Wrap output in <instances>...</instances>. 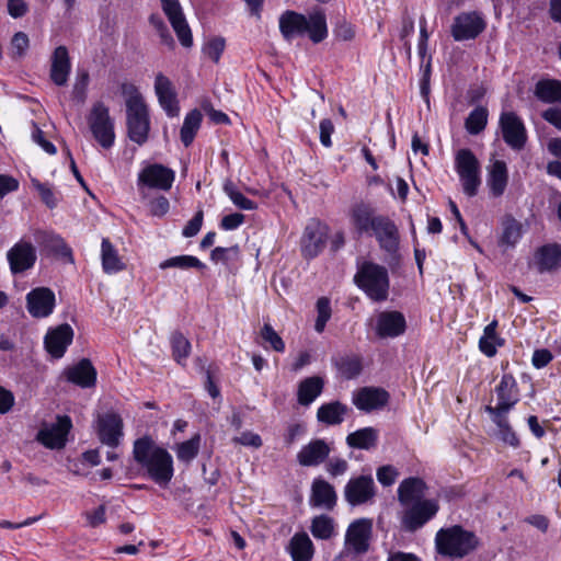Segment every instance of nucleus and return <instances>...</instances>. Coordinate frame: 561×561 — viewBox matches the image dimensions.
Masks as SVG:
<instances>
[{"instance_id": "1", "label": "nucleus", "mask_w": 561, "mask_h": 561, "mask_svg": "<svg viewBox=\"0 0 561 561\" xmlns=\"http://www.w3.org/2000/svg\"><path fill=\"white\" fill-rule=\"evenodd\" d=\"M133 457L158 485L168 486L174 474L171 454L148 435L134 442Z\"/></svg>"}, {"instance_id": "2", "label": "nucleus", "mask_w": 561, "mask_h": 561, "mask_svg": "<svg viewBox=\"0 0 561 561\" xmlns=\"http://www.w3.org/2000/svg\"><path fill=\"white\" fill-rule=\"evenodd\" d=\"M279 31L287 42L308 34L313 43H320L328 36L325 14L314 11L306 16L287 10L279 16Z\"/></svg>"}, {"instance_id": "3", "label": "nucleus", "mask_w": 561, "mask_h": 561, "mask_svg": "<svg viewBox=\"0 0 561 561\" xmlns=\"http://www.w3.org/2000/svg\"><path fill=\"white\" fill-rule=\"evenodd\" d=\"M126 99L127 130L131 141L144 145L148 139L150 122L148 108L134 85H123Z\"/></svg>"}, {"instance_id": "4", "label": "nucleus", "mask_w": 561, "mask_h": 561, "mask_svg": "<svg viewBox=\"0 0 561 561\" xmlns=\"http://www.w3.org/2000/svg\"><path fill=\"white\" fill-rule=\"evenodd\" d=\"M477 536L461 526L442 528L435 537L436 549L439 554L450 559H461L478 547Z\"/></svg>"}, {"instance_id": "5", "label": "nucleus", "mask_w": 561, "mask_h": 561, "mask_svg": "<svg viewBox=\"0 0 561 561\" xmlns=\"http://www.w3.org/2000/svg\"><path fill=\"white\" fill-rule=\"evenodd\" d=\"M355 284L374 301L388 298L389 276L386 267L373 262H364L354 276Z\"/></svg>"}, {"instance_id": "6", "label": "nucleus", "mask_w": 561, "mask_h": 561, "mask_svg": "<svg viewBox=\"0 0 561 561\" xmlns=\"http://www.w3.org/2000/svg\"><path fill=\"white\" fill-rule=\"evenodd\" d=\"M87 123L95 141L104 149H110L115 142L114 119L110 115V108L102 101L92 104Z\"/></svg>"}, {"instance_id": "7", "label": "nucleus", "mask_w": 561, "mask_h": 561, "mask_svg": "<svg viewBox=\"0 0 561 561\" xmlns=\"http://www.w3.org/2000/svg\"><path fill=\"white\" fill-rule=\"evenodd\" d=\"M455 168L459 175L463 193L469 197L477 195L481 184L480 163L470 149H460L456 153Z\"/></svg>"}, {"instance_id": "8", "label": "nucleus", "mask_w": 561, "mask_h": 561, "mask_svg": "<svg viewBox=\"0 0 561 561\" xmlns=\"http://www.w3.org/2000/svg\"><path fill=\"white\" fill-rule=\"evenodd\" d=\"M403 507L400 518L401 526L405 531L414 533L437 514L439 504L434 499H426Z\"/></svg>"}, {"instance_id": "9", "label": "nucleus", "mask_w": 561, "mask_h": 561, "mask_svg": "<svg viewBox=\"0 0 561 561\" xmlns=\"http://www.w3.org/2000/svg\"><path fill=\"white\" fill-rule=\"evenodd\" d=\"M344 499L355 507L373 503L377 495V486L371 474L352 477L344 486Z\"/></svg>"}, {"instance_id": "10", "label": "nucleus", "mask_w": 561, "mask_h": 561, "mask_svg": "<svg viewBox=\"0 0 561 561\" xmlns=\"http://www.w3.org/2000/svg\"><path fill=\"white\" fill-rule=\"evenodd\" d=\"M328 239V227L317 219H311L305 227L301 237V254L305 259L311 260L318 256L325 247Z\"/></svg>"}, {"instance_id": "11", "label": "nucleus", "mask_w": 561, "mask_h": 561, "mask_svg": "<svg viewBox=\"0 0 561 561\" xmlns=\"http://www.w3.org/2000/svg\"><path fill=\"white\" fill-rule=\"evenodd\" d=\"M497 405H486L485 412L490 415L507 414L518 402V388L515 378L511 374H504L500 383L495 387Z\"/></svg>"}, {"instance_id": "12", "label": "nucleus", "mask_w": 561, "mask_h": 561, "mask_svg": "<svg viewBox=\"0 0 561 561\" xmlns=\"http://www.w3.org/2000/svg\"><path fill=\"white\" fill-rule=\"evenodd\" d=\"M163 13L167 15L172 28L174 30L179 42L183 47L193 45L192 31L183 13L179 0H160Z\"/></svg>"}, {"instance_id": "13", "label": "nucleus", "mask_w": 561, "mask_h": 561, "mask_svg": "<svg viewBox=\"0 0 561 561\" xmlns=\"http://www.w3.org/2000/svg\"><path fill=\"white\" fill-rule=\"evenodd\" d=\"M175 179L172 169L160 164L152 163L145 167L138 174V186H146L160 191H169Z\"/></svg>"}, {"instance_id": "14", "label": "nucleus", "mask_w": 561, "mask_h": 561, "mask_svg": "<svg viewBox=\"0 0 561 561\" xmlns=\"http://www.w3.org/2000/svg\"><path fill=\"white\" fill-rule=\"evenodd\" d=\"M72 427V422L68 415H58L56 423L42 427L36 439L49 449H61L67 442V435Z\"/></svg>"}, {"instance_id": "15", "label": "nucleus", "mask_w": 561, "mask_h": 561, "mask_svg": "<svg viewBox=\"0 0 561 561\" xmlns=\"http://www.w3.org/2000/svg\"><path fill=\"white\" fill-rule=\"evenodd\" d=\"M373 531V522L369 518H359L351 523L345 534V548L357 554H363L369 549V540Z\"/></svg>"}, {"instance_id": "16", "label": "nucleus", "mask_w": 561, "mask_h": 561, "mask_svg": "<svg viewBox=\"0 0 561 561\" xmlns=\"http://www.w3.org/2000/svg\"><path fill=\"white\" fill-rule=\"evenodd\" d=\"M485 28V21L478 12H462L454 19L451 35L455 41L474 39Z\"/></svg>"}, {"instance_id": "17", "label": "nucleus", "mask_w": 561, "mask_h": 561, "mask_svg": "<svg viewBox=\"0 0 561 561\" xmlns=\"http://www.w3.org/2000/svg\"><path fill=\"white\" fill-rule=\"evenodd\" d=\"M502 136L507 146L520 150L527 141L526 128L522 119L514 112H503L500 116Z\"/></svg>"}, {"instance_id": "18", "label": "nucleus", "mask_w": 561, "mask_h": 561, "mask_svg": "<svg viewBox=\"0 0 561 561\" xmlns=\"http://www.w3.org/2000/svg\"><path fill=\"white\" fill-rule=\"evenodd\" d=\"M7 260L9 262L12 274H21L31 270L37 260L35 247L24 239L16 242L8 252Z\"/></svg>"}, {"instance_id": "19", "label": "nucleus", "mask_w": 561, "mask_h": 561, "mask_svg": "<svg viewBox=\"0 0 561 561\" xmlns=\"http://www.w3.org/2000/svg\"><path fill=\"white\" fill-rule=\"evenodd\" d=\"M528 266L535 268L539 274L561 268V244L547 243L537 248Z\"/></svg>"}, {"instance_id": "20", "label": "nucleus", "mask_w": 561, "mask_h": 561, "mask_svg": "<svg viewBox=\"0 0 561 561\" xmlns=\"http://www.w3.org/2000/svg\"><path fill=\"white\" fill-rule=\"evenodd\" d=\"M56 297L48 287H36L26 295V309L33 318H47L54 311Z\"/></svg>"}, {"instance_id": "21", "label": "nucleus", "mask_w": 561, "mask_h": 561, "mask_svg": "<svg viewBox=\"0 0 561 561\" xmlns=\"http://www.w3.org/2000/svg\"><path fill=\"white\" fill-rule=\"evenodd\" d=\"M123 420L117 413L108 412L98 417V436L102 444L116 448L122 440Z\"/></svg>"}, {"instance_id": "22", "label": "nucleus", "mask_w": 561, "mask_h": 561, "mask_svg": "<svg viewBox=\"0 0 561 561\" xmlns=\"http://www.w3.org/2000/svg\"><path fill=\"white\" fill-rule=\"evenodd\" d=\"M389 401V393L378 387H363L353 392L352 402L360 411L369 413L382 409Z\"/></svg>"}, {"instance_id": "23", "label": "nucleus", "mask_w": 561, "mask_h": 561, "mask_svg": "<svg viewBox=\"0 0 561 561\" xmlns=\"http://www.w3.org/2000/svg\"><path fill=\"white\" fill-rule=\"evenodd\" d=\"M370 232L376 237L381 249L389 253L397 251L399 245V232L396 224L387 216H378L375 227Z\"/></svg>"}, {"instance_id": "24", "label": "nucleus", "mask_w": 561, "mask_h": 561, "mask_svg": "<svg viewBox=\"0 0 561 561\" xmlns=\"http://www.w3.org/2000/svg\"><path fill=\"white\" fill-rule=\"evenodd\" d=\"M73 339V330L67 324H60L56 329L47 332L45 336V348L55 358L64 356L67 347Z\"/></svg>"}, {"instance_id": "25", "label": "nucleus", "mask_w": 561, "mask_h": 561, "mask_svg": "<svg viewBox=\"0 0 561 561\" xmlns=\"http://www.w3.org/2000/svg\"><path fill=\"white\" fill-rule=\"evenodd\" d=\"M330 453L331 447L324 439H312L299 450L297 461L304 467H317L329 458Z\"/></svg>"}, {"instance_id": "26", "label": "nucleus", "mask_w": 561, "mask_h": 561, "mask_svg": "<svg viewBox=\"0 0 561 561\" xmlns=\"http://www.w3.org/2000/svg\"><path fill=\"white\" fill-rule=\"evenodd\" d=\"M337 495L332 484L322 478H316L311 484L309 504L312 507L332 511L336 505Z\"/></svg>"}, {"instance_id": "27", "label": "nucleus", "mask_w": 561, "mask_h": 561, "mask_svg": "<svg viewBox=\"0 0 561 561\" xmlns=\"http://www.w3.org/2000/svg\"><path fill=\"white\" fill-rule=\"evenodd\" d=\"M71 71V62L66 46L60 45L55 48L50 58V80L58 87H64L68 82Z\"/></svg>"}, {"instance_id": "28", "label": "nucleus", "mask_w": 561, "mask_h": 561, "mask_svg": "<svg viewBox=\"0 0 561 561\" xmlns=\"http://www.w3.org/2000/svg\"><path fill=\"white\" fill-rule=\"evenodd\" d=\"M407 322L399 311H382L377 319L376 331L380 337H397L404 333Z\"/></svg>"}, {"instance_id": "29", "label": "nucleus", "mask_w": 561, "mask_h": 561, "mask_svg": "<svg viewBox=\"0 0 561 561\" xmlns=\"http://www.w3.org/2000/svg\"><path fill=\"white\" fill-rule=\"evenodd\" d=\"M65 375L68 381L81 388H90L96 381V370L87 358H82L75 366L67 368Z\"/></svg>"}, {"instance_id": "30", "label": "nucleus", "mask_w": 561, "mask_h": 561, "mask_svg": "<svg viewBox=\"0 0 561 561\" xmlns=\"http://www.w3.org/2000/svg\"><path fill=\"white\" fill-rule=\"evenodd\" d=\"M425 490L426 483L421 478H407L399 484L398 501L402 506L423 501Z\"/></svg>"}, {"instance_id": "31", "label": "nucleus", "mask_w": 561, "mask_h": 561, "mask_svg": "<svg viewBox=\"0 0 561 561\" xmlns=\"http://www.w3.org/2000/svg\"><path fill=\"white\" fill-rule=\"evenodd\" d=\"M34 239L43 250L67 257L72 262V251L60 236L45 230H36Z\"/></svg>"}, {"instance_id": "32", "label": "nucleus", "mask_w": 561, "mask_h": 561, "mask_svg": "<svg viewBox=\"0 0 561 561\" xmlns=\"http://www.w3.org/2000/svg\"><path fill=\"white\" fill-rule=\"evenodd\" d=\"M378 216L375 209L365 203L356 204L351 209V222L359 234L370 233Z\"/></svg>"}, {"instance_id": "33", "label": "nucleus", "mask_w": 561, "mask_h": 561, "mask_svg": "<svg viewBox=\"0 0 561 561\" xmlns=\"http://www.w3.org/2000/svg\"><path fill=\"white\" fill-rule=\"evenodd\" d=\"M287 550L293 561H311L314 556V546L308 534L296 533L289 540Z\"/></svg>"}, {"instance_id": "34", "label": "nucleus", "mask_w": 561, "mask_h": 561, "mask_svg": "<svg viewBox=\"0 0 561 561\" xmlns=\"http://www.w3.org/2000/svg\"><path fill=\"white\" fill-rule=\"evenodd\" d=\"M508 182V173L506 163L502 160L493 162L489 175L488 186L493 197H500L504 194Z\"/></svg>"}, {"instance_id": "35", "label": "nucleus", "mask_w": 561, "mask_h": 561, "mask_svg": "<svg viewBox=\"0 0 561 561\" xmlns=\"http://www.w3.org/2000/svg\"><path fill=\"white\" fill-rule=\"evenodd\" d=\"M497 325V320L490 322L484 328L483 334L479 340V350L488 357H494L496 355L497 347H502L505 343V340L496 332Z\"/></svg>"}, {"instance_id": "36", "label": "nucleus", "mask_w": 561, "mask_h": 561, "mask_svg": "<svg viewBox=\"0 0 561 561\" xmlns=\"http://www.w3.org/2000/svg\"><path fill=\"white\" fill-rule=\"evenodd\" d=\"M324 380L319 376L308 377L300 381L297 391V400L301 405L311 404L322 392Z\"/></svg>"}, {"instance_id": "37", "label": "nucleus", "mask_w": 561, "mask_h": 561, "mask_svg": "<svg viewBox=\"0 0 561 561\" xmlns=\"http://www.w3.org/2000/svg\"><path fill=\"white\" fill-rule=\"evenodd\" d=\"M378 438V430L368 426L350 433L346 436V444L351 448L369 450L377 446Z\"/></svg>"}, {"instance_id": "38", "label": "nucleus", "mask_w": 561, "mask_h": 561, "mask_svg": "<svg viewBox=\"0 0 561 561\" xmlns=\"http://www.w3.org/2000/svg\"><path fill=\"white\" fill-rule=\"evenodd\" d=\"M101 261L102 268L106 274H115L126 267L117 250L107 238H103L101 243Z\"/></svg>"}, {"instance_id": "39", "label": "nucleus", "mask_w": 561, "mask_h": 561, "mask_svg": "<svg viewBox=\"0 0 561 561\" xmlns=\"http://www.w3.org/2000/svg\"><path fill=\"white\" fill-rule=\"evenodd\" d=\"M347 412V405L340 401H332L319 407L317 411V419L319 422L327 425H339L344 421Z\"/></svg>"}, {"instance_id": "40", "label": "nucleus", "mask_w": 561, "mask_h": 561, "mask_svg": "<svg viewBox=\"0 0 561 561\" xmlns=\"http://www.w3.org/2000/svg\"><path fill=\"white\" fill-rule=\"evenodd\" d=\"M535 95L545 103L561 102V81L556 79L539 80L535 87Z\"/></svg>"}, {"instance_id": "41", "label": "nucleus", "mask_w": 561, "mask_h": 561, "mask_svg": "<svg viewBox=\"0 0 561 561\" xmlns=\"http://www.w3.org/2000/svg\"><path fill=\"white\" fill-rule=\"evenodd\" d=\"M203 115L199 110L194 108L186 114L183 125L180 130V138L185 147L192 145L196 133L198 131L202 124Z\"/></svg>"}, {"instance_id": "42", "label": "nucleus", "mask_w": 561, "mask_h": 561, "mask_svg": "<svg viewBox=\"0 0 561 561\" xmlns=\"http://www.w3.org/2000/svg\"><path fill=\"white\" fill-rule=\"evenodd\" d=\"M491 419L497 427V438L513 448H518L520 446V440L510 425L507 414L491 415Z\"/></svg>"}, {"instance_id": "43", "label": "nucleus", "mask_w": 561, "mask_h": 561, "mask_svg": "<svg viewBox=\"0 0 561 561\" xmlns=\"http://www.w3.org/2000/svg\"><path fill=\"white\" fill-rule=\"evenodd\" d=\"M310 531L316 539L329 540L335 534V522L325 514L314 516L311 519Z\"/></svg>"}, {"instance_id": "44", "label": "nucleus", "mask_w": 561, "mask_h": 561, "mask_svg": "<svg viewBox=\"0 0 561 561\" xmlns=\"http://www.w3.org/2000/svg\"><path fill=\"white\" fill-rule=\"evenodd\" d=\"M339 373L346 379L356 378L363 370V362L358 355H343L334 359Z\"/></svg>"}, {"instance_id": "45", "label": "nucleus", "mask_w": 561, "mask_h": 561, "mask_svg": "<svg viewBox=\"0 0 561 561\" xmlns=\"http://www.w3.org/2000/svg\"><path fill=\"white\" fill-rule=\"evenodd\" d=\"M205 267H206V265L199 259H197L196 256H193V255L172 256L170 259L162 261L159 264V268H161V270H167V268L204 270Z\"/></svg>"}, {"instance_id": "46", "label": "nucleus", "mask_w": 561, "mask_h": 561, "mask_svg": "<svg viewBox=\"0 0 561 561\" xmlns=\"http://www.w3.org/2000/svg\"><path fill=\"white\" fill-rule=\"evenodd\" d=\"M170 344L174 360L184 366L186 358L191 354L192 346L190 341L181 332L176 331L171 334Z\"/></svg>"}, {"instance_id": "47", "label": "nucleus", "mask_w": 561, "mask_h": 561, "mask_svg": "<svg viewBox=\"0 0 561 561\" xmlns=\"http://www.w3.org/2000/svg\"><path fill=\"white\" fill-rule=\"evenodd\" d=\"M488 110L484 106L473 108L465 121V128L470 135L480 134L488 124Z\"/></svg>"}, {"instance_id": "48", "label": "nucleus", "mask_w": 561, "mask_h": 561, "mask_svg": "<svg viewBox=\"0 0 561 561\" xmlns=\"http://www.w3.org/2000/svg\"><path fill=\"white\" fill-rule=\"evenodd\" d=\"M224 191L229 196L231 202L240 209L253 210L256 208V203L245 197L241 192H239L232 182H226L224 185Z\"/></svg>"}, {"instance_id": "49", "label": "nucleus", "mask_w": 561, "mask_h": 561, "mask_svg": "<svg viewBox=\"0 0 561 561\" xmlns=\"http://www.w3.org/2000/svg\"><path fill=\"white\" fill-rule=\"evenodd\" d=\"M522 237V225L514 218L504 221L501 242L507 245H515Z\"/></svg>"}, {"instance_id": "50", "label": "nucleus", "mask_w": 561, "mask_h": 561, "mask_svg": "<svg viewBox=\"0 0 561 561\" xmlns=\"http://www.w3.org/2000/svg\"><path fill=\"white\" fill-rule=\"evenodd\" d=\"M149 23L159 35L161 44L169 48H174L175 43L173 36L162 18L158 14H151L149 16Z\"/></svg>"}, {"instance_id": "51", "label": "nucleus", "mask_w": 561, "mask_h": 561, "mask_svg": "<svg viewBox=\"0 0 561 561\" xmlns=\"http://www.w3.org/2000/svg\"><path fill=\"white\" fill-rule=\"evenodd\" d=\"M198 449H199V436H195V437L178 445L176 456H178L179 460L190 462L197 456Z\"/></svg>"}, {"instance_id": "52", "label": "nucleus", "mask_w": 561, "mask_h": 561, "mask_svg": "<svg viewBox=\"0 0 561 561\" xmlns=\"http://www.w3.org/2000/svg\"><path fill=\"white\" fill-rule=\"evenodd\" d=\"M317 312L318 317L314 323V329L317 332H323L327 322L331 318V306L330 300L327 297H321L317 301Z\"/></svg>"}, {"instance_id": "53", "label": "nucleus", "mask_w": 561, "mask_h": 561, "mask_svg": "<svg viewBox=\"0 0 561 561\" xmlns=\"http://www.w3.org/2000/svg\"><path fill=\"white\" fill-rule=\"evenodd\" d=\"M30 47V38L24 32H16L11 39L12 58L20 59L26 55Z\"/></svg>"}, {"instance_id": "54", "label": "nucleus", "mask_w": 561, "mask_h": 561, "mask_svg": "<svg viewBox=\"0 0 561 561\" xmlns=\"http://www.w3.org/2000/svg\"><path fill=\"white\" fill-rule=\"evenodd\" d=\"M261 337L265 343H268L275 352L283 353L285 351V343L283 339L270 323H265L261 329Z\"/></svg>"}, {"instance_id": "55", "label": "nucleus", "mask_w": 561, "mask_h": 561, "mask_svg": "<svg viewBox=\"0 0 561 561\" xmlns=\"http://www.w3.org/2000/svg\"><path fill=\"white\" fill-rule=\"evenodd\" d=\"M226 46L225 38L222 37H213L209 39L203 51L206 56H208L214 62H218L221 54L224 53Z\"/></svg>"}, {"instance_id": "56", "label": "nucleus", "mask_w": 561, "mask_h": 561, "mask_svg": "<svg viewBox=\"0 0 561 561\" xmlns=\"http://www.w3.org/2000/svg\"><path fill=\"white\" fill-rule=\"evenodd\" d=\"M88 84H89V73L87 71H82L77 77V80H76V82L73 84V89H72V99L76 102H78L80 104L84 103V101L87 99Z\"/></svg>"}, {"instance_id": "57", "label": "nucleus", "mask_w": 561, "mask_h": 561, "mask_svg": "<svg viewBox=\"0 0 561 561\" xmlns=\"http://www.w3.org/2000/svg\"><path fill=\"white\" fill-rule=\"evenodd\" d=\"M350 468V465L347 460L340 457H333L329 459L325 463V471L330 474L332 478H336L340 476H343L347 472Z\"/></svg>"}, {"instance_id": "58", "label": "nucleus", "mask_w": 561, "mask_h": 561, "mask_svg": "<svg viewBox=\"0 0 561 561\" xmlns=\"http://www.w3.org/2000/svg\"><path fill=\"white\" fill-rule=\"evenodd\" d=\"M159 104L165 111L169 117H175L180 113L179 103L176 100V93H169L158 96Z\"/></svg>"}, {"instance_id": "59", "label": "nucleus", "mask_w": 561, "mask_h": 561, "mask_svg": "<svg viewBox=\"0 0 561 561\" xmlns=\"http://www.w3.org/2000/svg\"><path fill=\"white\" fill-rule=\"evenodd\" d=\"M32 185L38 192L42 201L49 208H55L57 206V199L55 197L54 192L46 184L41 183L36 179H32Z\"/></svg>"}, {"instance_id": "60", "label": "nucleus", "mask_w": 561, "mask_h": 561, "mask_svg": "<svg viewBox=\"0 0 561 561\" xmlns=\"http://www.w3.org/2000/svg\"><path fill=\"white\" fill-rule=\"evenodd\" d=\"M376 476H377V480L383 486H390L396 482V479L398 478L399 472L393 466L386 465V466H381L377 469Z\"/></svg>"}, {"instance_id": "61", "label": "nucleus", "mask_w": 561, "mask_h": 561, "mask_svg": "<svg viewBox=\"0 0 561 561\" xmlns=\"http://www.w3.org/2000/svg\"><path fill=\"white\" fill-rule=\"evenodd\" d=\"M238 253V245H232L229 248L217 247L211 251L210 260L215 263H227L231 259V255H237Z\"/></svg>"}, {"instance_id": "62", "label": "nucleus", "mask_w": 561, "mask_h": 561, "mask_svg": "<svg viewBox=\"0 0 561 561\" xmlns=\"http://www.w3.org/2000/svg\"><path fill=\"white\" fill-rule=\"evenodd\" d=\"M203 218H204L203 210L201 209V210L196 211L194 217L183 228L182 234L185 238H191V237L196 236L202 228Z\"/></svg>"}, {"instance_id": "63", "label": "nucleus", "mask_w": 561, "mask_h": 561, "mask_svg": "<svg viewBox=\"0 0 561 561\" xmlns=\"http://www.w3.org/2000/svg\"><path fill=\"white\" fill-rule=\"evenodd\" d=\"M149 207L152 216L162 217L169 211L170 203L164 196H159L150 202Z\"/></svg>"}, {"instance_id": "64", "label": "nucleus", "mask_w": 561, "mask_h": 561, "mask_svg": "<svg viewBox=\"0 0 561 561\" xmlns=\"http://www.w3.org/2000/svg\"><path fill=\"white\" fill-rule=\"evenodd\" d=\"M542 118L561 130V105L549 107L542 113Z\"/></svg>"}]
</instances>
